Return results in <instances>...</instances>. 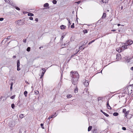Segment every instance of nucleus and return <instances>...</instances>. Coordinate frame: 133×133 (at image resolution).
<instances>
[{
  "mask_svg": "<svg viewBox=\"0 0 133 133\" xmlns=\"http://www.w3.org/2000/svg\"><path fill=\"white\" fill-rule=\"evenodd\" d=\"M70 76L72 77V83L74 85H76L77 83L79 78V75L77 72H73L72 71L70 72Z\"/></svg>",
  "mask_w": 133,
  "mask_h": 133,
  "instance_id": "f257e3e1",
  "label": "nucleus"
},
{
  "mask_svg": "<svg viewBox=\"0 0 133 133\" xmlns=\"http://www.w3.org/2000/svg\"><path fill=\"white\" fill-rule=\"evenodd\" d=\"M127 46H128V45L127 44H125V45L123 46H121L120 47L117 48L116 49V50L118 52H120L123 51L125 49H127Z\"/></svg>",
  "mask_w": 133,
  "mask_h": 133,
  "instance_id": "f03ea898",
  "label": "nucleus"
},
{
  "mask_svg": "<svg viewBox=\"0 0 133 133\" xmlns=\"http://www.w3.org/2000/svg\"><path fill=\"white\" fill-rule=\"evenodd\" d=\"M17 71H19L21 70L19 68L20 66V61L19 60H17Z\"/></svg>",
  "mask_w": 133,
  "mask_h": 133,
  "instance_id": "7ed1b4c3",
  "label": "nucleus"
},
{
  "mask_svg": "<svg viewBox=\"0 0 133 133\" xmlns=\"http://www.w3.org/2000/svg\"><path fill=\"white\" fill-rule=\"evenodd\" d=\"M133 43V41L130 39L128 40L127 43H125V44H127L128 45H130L132 44Z\"/></svg>",
  "mask_w": 133,
  "mask_h": 133,
  "instance_id": "20e7f679",
  "label": "nucleus"
},
{
  "mask_svg": "<svg viewBox=\"0 0 133 133\" xmlns=\"http://www.w3.org/2000/svg\"><path fill=\"white\" fill-rule=\"evenodd\" d=\"M83 82L85 87H87L89 84V83L88 82V81L87 80H83Z\"/></svg>",
  "mask_w": 133,
  "mask_h": 133,
  "instance_id": "39448f33",
  "label": "nucleus"
},
{
  "mask_svg": "<svg viewBox=\"0 0 133 133\" xmlns=\"http://www.w3.org/2000/svg\"><path fill=\"white\" fill-rule=\"evenodd\" d=\"M49 4L48 3H45L44 5V7L45 8H43V9H46L47 8H49Z\"/></svg>",
  "mask_w": 133,
  "mask_h": 133,
  "instance_id": "423d86ee",
  "label": "nucleus"
},
{
  "mask_svg": "<svg viewBox=\"0 0 133 133\" xmlns=\"http://www.w3.org/2000/svg\"><path fill=\"white\" fill-rule=\"evenodd\" d=\"M57 114L56 115V112H55V113L54 114L52 115L51 116H50L48 118V119H50L53 118L54 117H55L57 115Z\"/></svg>",
  "mask_w": 133,
  "mask_h": 133,
  "instance_id": "0eeeda50",
  "label": "nucleus"
},
{
  "mask_svg": "<svg viewBox=\"0 0 133 133\" xmlns=\"http://www.w3.org/2000/svg\"><path fill=\"white\" fill-rule=\"evenodd\" d=\"M121 54H117L116 55V59H121Z\"/></svg>",
  "mask_w": 133,
  "mask_h": 133,
  "instance_id": "6e6552de",
  "label": "nucleus"
},
{
  "mask_svg": "<svg viewBox=\"0 0 133 133\" xmlns=\"http://www.w3.org/2000/svg\"><path fill=\"white\" fill-rule=\"evenodd\" d=\"M44 72H42L41 76L40 77V78L42 79V80L41 82V85H42V86L43 85V77L44 75Z\"/></svg>",
  "mask_w": 133,
  "mask_h": 133,
  "instance_id": "1a4fd4ad",
  "label": "nucleus"
},
{
  "mask_svg": "<svg viewBox=\"0 0 133 133\" xmlns=\"http://www.w3.org/2000/svg\"><path fill=\"white\" fill-rule=\"evenodd\" d=\"M107 108H108V109H111V108L110 106V105L109 104V101H107Z\"/></svg>",
  "mask_w": 133,
  "mask_h": 133,
  "instance_id": "9d476101",
  "label": "nucleus"
},
{
  "mask_svg": "<svg viewBox=\"0 0 133 133\" xmlns=\"http://www.w3.org/2000/svg\"><path fill=\"white\" fill-rule=\"evenodd\" d=\"M132 116V115L130 114L128 115L127 117H126L127 119H130L131 118Z\"/></svg>",
  "mask_w": 133,
  "mask_h": 133,
  "instance_id": "9b49d317",
  "label": "nucleus"
},
{
  "mask_svg": "<svg viewBox=\"0 0 133 133\" xmlns=\"http://www.w3.org/2000/svg\"><path fill=\"white\" fill-rule=\"evenodd\" d=\"M129 111H127L126 112L124 115V117H127L128 115L130 114H129Z\"/></svg>",
  "mask_w": 133,
  "mask_h": 133,
  "instance_id": "f8f14e48",
  "label": "nucleus"
},
{
  "mask_svg": "<svg viewBox=\"0 0 133 133\" xmlns=\"http://www.w3.org/2000/svg\"><path fill=\"white\" fill-rule=\"evenodd\" d=\"M66 27L65 26L62 25L60 26V28L61 29H65Z\"/></svg>",
  "mask_w": 133,
  "mask_h": 133,
  "instance_id": "ddd939ff",
  "label": "nucleus"
},
{
  "mask_svg": "<svg viewBox=\"0 0 133 133\" xmlns=\"http://www.w3.org/2000/svg\"><path fill=\"white\" fill-rule=\"evenodd\" d=\"M18 24L19 25H21L23 24L21 22V20H18L17 21Z\"/></svg>",
  "mask_w": 133,
  "mask_h": 133,
  "instance_id": "4468645a",
  "label": "nucleus"
},
{
  "mask_svg": "<svg viewBox=\"0 0 133 133\" xmlns=\"http://www.w3.org/2000/svg\"><path fill=\"white\" fill-rule=\"evenodd\" d=\"M106 14L105 13H104L102 17L101 18H104L106 17Z\"/></svg>",
  "mask_w": 133,
  "mask_h": 133,
  "instance_id": "2eb2a0df",
  "label": "nucleus"
},
{
  "mask_svg": "<svg viewBox=\"0 0 133 133\" xmlns=\"http://www.w3.org/2000/svg\"><path fill=\"white\" fill-rule=\"evenodd\" d=\"M12 5V6H13V7H15V8L16 10H20V8H19L18 7H17L16 6H15L14 5Z\"/></svg>",
  "mask_w": 133,
  "mask_h": 133,
  "instance_id": "dca6fc26",
  "label": "nucleus"
},
{
  "mask_svg": "<svg viewBox=\"0 0 133 133\" xmlns=\"http://www.w3.org/2000/svg\"><path fill=\"white\" fill-rule=\"evenodd\" d=\"M118 113L117 112H115L113 114V115L114 116H118Z\"/></svg>",
  "mask_w": 133,
  "mask_h": 133,
  "instance_id": "f3484780",
  "label": "nucleus"
},
{
  "mask_svg": "<svg viewBox=\"0 0 133 133\" xmlns=\"http://www.w3.org/2000/svg\"><path fill=\"white\" fill-rule=\"evenodd\" d=\"M84 44H83V45H82L81 46H80V47H79V49H84L85 48V47H83V46H84Z\"/></svg>",
  "mask_w": 133,
  "mask_h": 133,
  "instance_id": "a211bd4d",
  "label": "nucleus"
},
{
  "mask_svg": "<svg viewBox=\"0 0 133 133\" xmlns=\"http://www.w3.org/2000/svg\"><path fill=\"white\" fill-rule=\"evenodd\" d=\"M19 117L21 118V119L22 118L24 117V115L23 114H21L19 115Z\"/></svg>",
  "mask_w": 133,
  "mask_h": 133,
  "instance_id": "6ab92c4d",
  "label": "nucleus"
},
{
  "mask_svg": "<svg viewBox=\"0 0 133 133\" xmlns=\"http://www.w3.org/2000/svg\"><path fill=\"white\" fill-rule=\"evenodd\" d=\"M28 15L29 16H34V14L32 13H28Z\"/></svg>",
  "mask_w": 133,
  "mask_h": 133,
  "instance_id": "aec40b11",
  "label": "nucleus"
},
{
  "mask_svg": "<svg viewBox=\"0 0 133 133\" xmlns=\"http://www.w3.org/2000/svg\"><path fill=\"white\" fill-rule=\"evenodd\" d=\"M108 0H102V2L103 3H108Z\"/></svg>",
  "mask_w": 133,
  "mask_h": 133,
  "instance_id": "412c9836",
  "label": "nucleus"
},
{
  "mask_svg": "<svg viewBox=\"0 0 133 133\" xmlns=\"http://www.w3.org/2000/svg\"><path fill=\"white\" fill-rule=\"evenodd\" d=\"M24 95L25 97L27 96V95L28 94V92L27 91H25L24 93Z\"/></svg>",
  "mask_w": 133,
  "mask_h": 133,
  "instance_id": "4be33fe9",
  "label": "nucleus"
},
{
  "mask_svg": "<svg viewBox=\"0 0 133 133\" xmlns=\"http://www.w3.org/2000/svg\"><path fill=\"white\" fill-rule=\"evenodd\" d=\"M92 128V127L91 126H89L88 128V131H89L91 130Z\"/></svg>",
  "mask_w": 133,
  "mask_h": 133,
  "instance_id": "5701e85b",
  "label": "nucleus"
},
{
  "mask_svg": "<svg viewBox=\"0 0 133 133\" xmlns=\"http://www.w3.org/2000/svg\"><path fill=\"white\" fill-rule=\"evenodd\" d=\"M68 45V44H65L64 43V44H62V46L63 48H64V47H66V46H67Z\"/></svg>",
  "mask_w": 133,
  "mask_h": 133,
  "instance_id": "b1692460",
  "label": "nucleus"
},
{
  "mask_svg": "<svg viewBox=\"0 0 133 133\" xmlns=\"http://www.w3.org/2000/svg\"><path fill=\"white\" fill-rule=\"evenodd\" d=\"M83 32L84 34H85L88 33V30L87 29H84L83 30Z\"/></svg>",
  "mask_w": 133,
  "mask_h": 133,
  "instance_id": "393cba45",
  "label": "nucleus"
},
{
  "mask_svg": "<svg viewBox=\"0 0 133 133\" xmlns=\"http://www.w3.org/2000/svg\"><path fill=\"white\" fill-rule=\"evenodd\" d=\"M74 91L75 93H76L78 92V88L77 86L76 87V88L74 90Z\"/></svg>",
  "mask_w": 133,
  "mask_h": 133,
  "instance_id": "a878e982",
  "label": "nucleus"
},
{
  "mask_svg": "<svg viewBox=\"0 0 133 133\" xmlns=\"http://www.w3.org/2000/svg\"><path fill=\"white\" fill-rule=\"evenodd\" d=\"M72 97V96L71 95H68L66 96L67 98H70Z\"/></svg>",
  "mask_w": 133,
  "mask_h": 133,
  "instance_id": "bb28decb",
  "label": "nucleus"
},
{
  "mask_svg": "<svg viewBox=\"0 0 133 133\" xmlns=\"http://www.w3.org/2000/svg\"><path fill=\"white\" fill-rule=\"evenodd\" d=\"M13 84V83L12 82L11 83V86H10V89L11 90H12V85Z\"/></svg>",
  "mask_w": 133,
  "mask_h": 133,
  "instance_id": "cd10ccee",
  "label": "nucleus"
},
{
  "mask_svg": "<svg viewBox=\"0 0 133 133\" xmlns=\"http://www.w3.org/2000/svg\"><path fill=\"white\" fill-rule=\"evenodd\" d=\"M15 107V105L14 104H12L11 105V107L13 109H14V108Z\"/></svg>",
  "mask_w": 133,
  "mask_h": 133,
  "instance_id": "c85d7f7f",
  "label": "nucleus"
},
{
  "mask_svg": "<svg viewBox=\"0 0 133 133\" xmlns=\"http://www.w3.org/2000/svg\"><path fill=\"white\" fill-rule=\"evenodd\" d=\"M57 2L56 0H53L52 1V3L54 4H56Z\"/></svg>",
  "mask_w": 133,
  "mask_h": 133,
  "instance_id": "c756f323",
  "label": "nucleus"
},
{
  "mask_svg": "<svg viewBox=\"0 0 133 133\" xmlns=\"http://www.w3.org/2000/svg\"><path fill=\"white\" fill-rule=\"evenodd\" d=\"M30 47H28L26 49V51L28 52H29L30 51Z\"/></svg>",
  "mask_w": 133,
  "mask_h": 133,
  "instance_id": "7c9ffc66",
  "label": "nucleus"
},
{
  "mask_svg": "<svg viewBox=\"0 0 133 133\" xmlns=\"http://www.w3.org/2000/svg\"><path fill=\"white\" fill-rule=\"evenodd\" d=\"M9 126L11 127H13V125L11 123V122H9Z\"/></svg>",
  "mask_w": 133,
  "mask_h": 133,
  "instance_id": "2f4dec72",
  "label": "nucleus"
},
{
  "mask_svg": "<svg viewBox=\"0 0 133 133\" xmlns=\"http://www.w3.org/2000/svg\"><path fill=\"white\" fill-rule=\"evenodd\" d=\"M35 93L36 95H37L39 93V92L38 91H35Z\"/></svg>",
  "mask_w": 133,
  "mask_h": 133,
  "instance_id": "473e14b6",
  "label": "nucleus"
},
{
  "mask_svg": "<svg viewBox=\"0 0 133 133\" xmlns=\"http://www.w3.org/2000/svg\"><path fill=\"white\" fill-rule=\"evenodd\" d=\"M71 28L72 29H73L74 28V23H73L71 25Z\"/></svg>",
  "mask_w": 133,
  "mask_h": 133,
  "instance_id": "72a5a7b5",
  "label": "nucleus"
},
{
  "mask_svg": "<svg viewBox=\"0 0 133 133\" xmlns=\"http://www.w3.org/2000/svg\"><path fill=\"white\" fill-rule=\"evenodd\" d=\"M43 124H44L43 123H41L40 124L41 127L43 129H44V127H43Z\"/></svg>",
  "mask_w": 133,
  "mask_h": 133,
  "instance_id": "f704fd0d",
  "label": "nucleus"
},
{
  "mask_svg": "<svg viewBox=\"0 0 133 133\" xmlns=\"http://www.w3.org/2000/svg\"><path fill=\"white\" fill-rule=\"evenodd\" d=\"M42 70H43V71L42 72H44V74L45 73V72L46 71V70L44 68L42 69Z\"/></svg>",
  "mask_w": 133,
  "mask_h": 133,
  "instance_id": "c9c22d12",
  "label": "nucleus"
},
{
  "mask_svg": "<svg viewBox=\"0 0 133 133\" xmlns=\"http://www.w3.org/2000/svg\"><path fill=\"white\" fill-rule=\"evenodd\" d=\"M123 112L125 114L126 111V109H124L123 110Z\"/></svg>",
  "mask_w": 133,
  "mask_h": 133,
  "instance_id": "e433bc0d",
  "label": "nucleus"
},
{
  "mask_svg": "<svg viewBox=\"0 0 133 133\" xmlns=\"http://www.w3.org/2000/svg\"><path fill=\"white\" fill-rule=\"evenodd\" d=\"M15 97V95H14L13 96H11L10 98L11 99H14Z\"/></svg>",
  "mask_w": 133,
  "mask_h": 133,
  "instance_id": "4c0bfd02",
  "label": "nucleus"
},
{
  "mask_svg": "<svg viewBox=\"0 0 133 133\" xmlns=\"http://www.w3.org/2000/svg\"><path fill=\"white\" fill-rule=\"evenodd\" d=\"M11 36H8L7 38L5 39H6V41L8 39H9L10 38Z\"/></svg>",
  "mask_w": 133,
  "mask_h": 133,
  "instance_id": "58836bf2",
  "label": "nucleus"
},
{
  "mask_svg": "<svg viewBox=\"0 0 133 133\" xmlns=\"http://www.w3.org/2000/svg\"><path fill=\"white\" fill-rule=\"evenodd\" d=\"M103 114L107 117H108L109 116V115L107 114L104 112L103 113Z\"/></svg>",
  "mask_w": 133,
  "mask_h": 133,
  "instance_id": "ea45409f",
  "label": "nucleus"
},
{
  "mask_svg": "<svg viewBox=\"0 0 133 133\" xmlns=\"http://www.w3.org/2000/svg\"><path fill=\"white\" fill-rule=\"evenodd\" d=\"M5 2L8 3H10V0H4Z\"/></svg>",
  "mask_w": 133,
  "mask_h": 133,
  "instance_id": "a19ab883",
  "label": "nucleus"
},
{
  "mask_svg": "<svg viewBox=\"0 0 133 133\" xmlns=\"http://www.w3.org/2000/svg\"><path fill=\"white\" fill-rule=\"evenodd\" d=\"M76 54H76V53H75V54H72V55L71 56V58H72V57H74V56L75 55H76Z\"/></svg>",
  "mask_w": 133,
  "mask_h": 133,
  "instance_id": "79ce46f5",
  "label": "nucleus"
},
{
  "mask_svg": "<svg viewBox=\"0 0 133 133\" xmlns=\"http://www.w3.org/2000/svg\"><path fill=\"white\" fill-rule=\"evenodd\" d=\"M29 18L30 19V20H32L33 19V18L32 17H31V16L30 17H29Z\"/></svg>",
  "mask_w": 133,
  "mask_h": 133,
  "instance_id": "37998d69",
  "label": "nucleus"
},
{
  "mask_svg": "<svg viewBox=\"0 0 133 133\" xmlns=\"http://www.w3.org/2000/svg\"><path fill=\"white\" fill-rule=\"evenodd\" d=\"M64 36L63 35V36H62V37H61V40L62 41L63 40V38L64 37Z\"/></svg>",
  "mask_w": 133,
  "mask_h": 133,
  "instance_id": "c03bdc74",
  "label": "nucleus"
},
{
  "mask_svg": "<svg viewBox=\"0 0 133 133\" xmlns=\"http://www.w3.org/2000/svg\"><path fill=\"white\" fill-rule=\"evenodd\" d=\"M122 129L124 130H126V128L125 127H122Z\"/></svg>",
  "mask_w": 133,
  "mask_h": 133,
  "instance_id": "a18cd8bd",
  "label": "nucleus"
},
{
  "mask_svg": "<svg viewBox=\"0 0 133 133\" xmlns=\"http://www.w3.org/2000/svg\"><path fill=\"white\" fill-rule=\"evenodd\" d=\"M4 19V18H0V21H3Z\"/></svg>",
  "mask_w": 133,
  "mask_h": 133,
  "instance_id": "49530a36",
  "label": "nucleus"
},
{
  "mask_svg": "<svg viewBox=\"0 0 133 133\" xmlns=\"http://www.w3.org/2000/svg\"><path fill=\"white\" fill-rule=\"evenodd\" d=\"M26 39H24L23 40V42L24 43H26Z\"/></svg>",
  "mask_w": 133,
  "mask_h": 133,
  "instance_id": "de8ad7c7",
  "label": "nucleus"
},
{
  "mask_svg": "<svg viewBox=\"0 0 133 133\" xmlns=\"http://www.w3.org/2000/svg\"><path fill=\"white\" fill-rule=\"evenodd\" d=\"M79 51V50H77V49L76 50V53L77 54L78 53V52Z\"/></svg>",
  "mask_w": 133,
  "mask_h": 133,
  "instance_id": "09e8293b",
  "label": "nucleus"
},
{
  "mask_svg": "<svg viewBox=\"0 0 133 133\" xmlns=\"http://www.w3.org/2000/svg\"><path fill=\"white\" fill-rule=\"evenodd\" d=\"M69 22V24H68V25L70 26V25L71 24V23L70 22V21H68Z\"/></svg>",
  "mask_w": 133,
  "mask_h": 133,
  "instance_id": "8fccbe9b",
  "label": "nucleus"
},
{
  "mask_svg": "<svg viewBox=\"0 0 133 133\" xmlns=\"http://www.w3.org/2000/svg\"><path fill=\"white\" fill-rule=\"evenodd\" d=\"M16 58V56L15 55L13 57V58L15 59Z\"/></svg>",
  "mask_w": 133,
  "mask_h": 133,
  "instance_id": "3c124183",
  "label": "nucleus"
},
{
  "mask_svg": "<svg viewBox=\"0 0 133 133\" xmlns=\"http://www.w3.org/2000/svg\"><path fill=\"white\" fill-rule=\"evenodd\" d=\"M35 21L36 22H38V19L37 18H36L35 19Z\"/></svg>",
  "mask_w": 133,
  "mask_h": 133,
  "instance_id": "603ef678",
  "label": "nucleus"
},
{
  "mask_svg": "<svg viewBox=\"0 0 133 133\" xmlns=\"http://www.w3.org/2000/svg\"><path fill=\"white\" fill-rule=\"evenodd\" d=\"M130 70H133V66L132 67L130 68Z\"/></svg>",
  "mask_w": 133,
  "mask_h": 133,
  "instance_id": "864d4df0",
  "label": "nucleus"
},
{
  "mask_svg": "<svg viewBox=\"0 0 133 133\" xmlns=\"http://www.w3.org/2000/svg\"><path fill=\"white\" fill-rule=\"evenodd\" d=\"M101 111L103 113V114L105 112H104L102 110H101Z\"/></svg>",
  "mask_w": 133,
  "mask_h": 133,
  "instance_id": "5fc2aeb1",
  "label": "nucleus"
},
{
  "mask_svg": "<svg viewBox=\"0 0 133 133\" xmlns=\"http://www.w3.org/2000/svg\"><path fill=\"white\" fill-rule=\"evenodd\" d=\"M95 41V39L94 40H93L92 41H90L91 42V43H92L93 42H94V41Z\"/></svg>",
  "mask_w": 133,
  "mask_h": 133,
  "instance_id": "6e6d98bb",
  "label": "nucleus"
},
{
  "mask_svg": "<svg viewBox=\"0 0 133 133\" xmlns=\"http://www.w3.org/2000/svg\"><path fill=\"white\" fill-rule=\"evenodd\" d=\"M66 19L68 21H70L69 19L68 18H66Z\"/></svg>",
  "mask_w": 133,
  "mask_h": 133,
  "instance_id": "4d7b16f0",
  "label": "nucleus"
},
{
  "mask_svg": "<svg viewBox=\"0 0 133 133\" xmlns=\"http://www.w3.org/2000/svg\"><path fill=\"white\" fill-rule=\"evenodd\" d=\"M111 31H116L115 29H113L111 30Z\"/></svg>",
  "mask_w": 133,
  "mask_h": 133,
  "instance_id": "13d9d810",
  "label": "nucleus"
},
{
  "mask_svg": "<svg viewBox=\"0 0 133 133\" xmlns=\"http://www.w3.org/2000/svg\"><path fill=\"white\" fill-rule=\"evenodd\" d=\"M91 43V42H89V43H88V45H89V44H90Z\"/></svg>",
  "mask_w": 133,
  "mask_h": 133,
  "instance_id": "bf43d9fd",
  "label": "nucleus"
},
{
  "mask_svg": "<svg viewBox=\"0 0 133 133\" xmlns=\"http://www.w3.org/2000/svg\"><path fill=\"white\" fill-rule=\"evenodd\" d=\"M43 48V47L42 46H40V47L39 48V49H41V48Z\"/></svg>",
  "mask_w": 133,
  "mask_h": 133,
  "instance_id": "052dcab7",
  "label": "nucleus"
},
{
  "mask_svg": "<svg viewBox=\"0 0 133 133\" xmlns=\"http://www.w3.org/2000/svg\"><path fill=\"white\" fill-rule=\"evenodd\" d=\"M120 25H121L119 24H117V25L118 26H120Z\"/></svg>",
  "mask_w": 133,
  "mask_h": 133,
  "instance_id": "680f3d73",
  "label": "nucleus"
},
{
  "mask_svg": "<svg viewBox=\"0 0 133 133\" xmlns=\"http://www.w3.org/2000/svg\"><path fill=\"white\" fill-rule=\"evenodd\" d=\"M62 74H61V78H62Z\"/></svg>",
  "mask_w": 133,
  "mask_h": 133,
  "instance_id": "e2e57ef3",
  "label": "nucleus"
},
{
  "mask_svg": "<svg viewBox=\"0 0 133 133\" xmlns=\"http://www.w3.org/2000/svg\"><path fill=\"white\" fill-rule=\"evenodd\" d=\"M18 103H17V104H18V103H19L20 102V101H18Z\"/></svg>",
  "mask_w": 133,
  "mask_h": 133,
  "instance_id": "0e129e2a",
  "label": "nucleus"
},
{
  "mask_svg": "<svg viewBox=\"0 0 133 133\" xmlns=\"http://www.w3.org/2000/svg\"><path fill=\"white\" fill-rule=\"evenodd\" d=\"M123 6H122L121 7V9H123Z\"/></svg>",
  "mask_w": 133,
  "mask_h": 133,
  "instance_id": "69168bd1",
  "label": "nucleus"
},
{
  "mask_svg": "<svg viewBox=\"0 0 133 133\" xmlns=\"http://www.w3.org/2000/svg\"><path fill=\"white\" fill-rule=\"evenodd\" d=\"M27 83H28V84H29V83H28V82H26Z\"/></svg>",
  "mask_w": 133,
  "mask_h": 133,
  "instance_id": "338daca9",
  "label": "nucleus"
},
{
  "mask_svg": "<svg viewBox=\"0 0 133 133\" xmlns=\"http://www.w3.org/2000/svg\"><path fill=\"white\" fill-rule=\"evenodd\" d=\"M10 42H9L8 43V44H9L10 43Z\"/></svg>",
  "mask_w": 133,
  "mask_h": 133,
  "instance_id": "774afa93",
  "label": "nucleus"
}]
</instances>
